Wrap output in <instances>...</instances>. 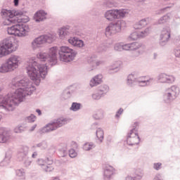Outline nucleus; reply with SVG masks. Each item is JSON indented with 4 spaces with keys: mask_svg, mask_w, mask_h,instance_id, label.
Returning a JSON list of instances; mask_svg holds the SVG:
<instances>
[{
    "mask_svg": "<svg viewBox=\"0 0 180 180\" xmlns=\"http://www.w3.org/2000/svg\"><path fill=\"white\" fill-rule=\"evenodd\" d=\"M1 15L3 19H6L7 22L18 23L7 28L8 34L11 36H18V37H25L30 29L29 25L23 23L29 22V16L25 15V13L20 10H8L2 9Z\"/></svg>",
    "mask_w": 180,
    "mask_h": 180,
    "instance_id": "f257e3e1",
    "label": "nucleus"
},
{
    "mask_svg": "<svg viewBox=\"0 0 180 180\" xmlns=\"http://www.w3.org/2000/svg\"><path fill=\"white\" fill-rule=\"evenodd\" d=\"M13 86L18 89L13 93H8L0 102V107L8 112L13 110V106H18L23 102L27 96L32 95V88L34 89L27 78L16 82Z\"/></svg>",
    "mask_w": 180,
    "mask_h": 180,
    "instance_id": "f03ea898",
    "label": "nucleus"
},
{
    "mask_svg": "<svg viewBox=\"0 0 180 180\" xmlns=\"http://www.w3.org/2000/svg\"><path fill=\"white\" fill-rule=\"evenodd\" d=\"M27 73L32 81H34L35 85L39 86L42 79L46 78L49 72V65H40L36 61L30 62L26 67Z\"/></svg>",
    "mask_w": 180,
    "mask_h": 180,
    "instance_id": "7ed1b4c3",
    "label": "nucleus"
},
{
    "mask_svg": "<svg viewBox=\"0 0 180 180\" xmlns=\"http://www.w3.org/2000/svg\"><path fill=\"white\" fill-rule=\"evenodd\" d=\"M57 51H58L57 46H53L49 49V53L39 52L37 53V57L39 61H47L49 65L53 67L57 64Z\"/></svg>",
    "mask_w": 180,
    "mask_h": 180,
    "instance_id": "20e7f679",
    "label": "nucleus"
},
{
    "mask_svg": "<svg viewBox=\"0 0 180 180\" xmlns=\"http://www.w3.org/2000/svg\"><path fill=\"white\" fill-rule=\"evenodd\" d=\"M68 119L67 118H58L57 120H53L48 123L45 127H44L41 130V134L44 133H50V131H54L60 127H63L64 124H67Z\"/></svg>",
    "mask_w": 180,
    "mask_h": 180,
    "instance_id": "39448f33",
    "label": "nucleus"
},
{
    "mask_svg": "<svg viewBox=\"0 0 180 180\" xmlns=\"http://www.w3.org/2000/svg\"><path fill=\"white\" fill-rule=\"evenodd\" d=\"M59 58L60 61L64 63H70L72 61L77 53V51L68 47V46H61L58 51Z\"/></svg>",
    "mask_w": 180,
    "mask_h": 180,
    "instance_id": "423d86ee",
    "label": "nucleus"
},
{
    "mask_svg": "<svg viewBox=\"0 0 180 180\" xmlns=\"http://www.w3.org/2000/svg\"><path fill=\"white\" fill-rule=\"evenodd\" d=\"M19 67V58L16 56H11L7 61L0 67V72L5 74L9 71H13Z\"/></svg>",
    "mask_w": 180,
    "mask_h": 180,
    "instance_id": "0eeeda50",
    "label": "nucleus"
},
{
    "mask_svg": "<svg viewBox=\"0 0 180 180\" xmlns=\"http://www.w3.org/2000/svg\"><path fill=\"white\" fill-rule=\"evenodd\" d=\"M122 27H126V22L123 20H117L115 22H111L105 28V36L108 37L112 34H116L122 30Z\"/></svg>",
    "mask_w": 180,
    "mask_h": 180,
    "instance_id": "6e6552de",
    "label": "nucleus"
},
{
    "mask_svg": "<svg viewBox=\"0 0 180 180\" xmlns=\"http://www.w3.org/2000/svg\"><path fill=\"white\" fill-rule=\"evenodd\" d=\"M129 12L126 9H111L105 13V18L107 20H115V19H123Z\"/></svg>",
    "mask_w": 180,
    "mask_h": 180,
    "instance_id": "1a4fd4ad",
    "label": "nucleus"
},
{
    "mask_svg": "<svg viewBox=\"0 0 180 180\" xmlns=\"http://www.w3.org/2000/svg\"><path fill=\"white\" fill-rule=\"evenodd\" d=\"M153 79L143 80L141 77H137L135 75L131 74L127 77V85L128 86H134V85H139V86H146L150 85Z\"/></svg>",
    "mask_w": 180,
    "mask_h": 180,
    "instance_id": "9d476101",
    "label": "nucleus"
},
{
    "mask_svg": "<svg viewBox=\"0 0 180 180\" xmlns=\"http://www.w3.org/2000/svg\"><path fill=\"white\" fill-rule=\"evenodd\" d=\"M55 39L54 35L51 34L41 35L32 41V46L33 49H37L39 46L44 44V43H49V44H51L54 41Z\"/></svg>",
    "mask_w": 180,
    "mask_h": 180,
    "instance_id": "9b49d317",
    "label": "nucleus"
},
{
    "mask_svg": "<svg viewBox=\"0 0 180 180\" xmlns=\"http://www.w3.org/2000/svg\"><path fill=\"white\" fill-rule=\"evenodd\" d=\"M179 91V89L176 86H172L171 88L166 89L163 95L165 103H171V102L175 101L176 96H178Z\"/></svg>",
    "mask_w": 180,
    "mask_h": 180,
    "instance_id": "f8f14e48",
    "label": "nucleus"
},
{
    "mask_svg": "<svg viewBox=\"0 0 180 180\" xmlns=\"http://www.w3.org/2000/svg\"><path fill=\"white\" fill-rule=\"evenodd\" d=\"M139 124L138 122L134 123V128L131 129L130 132L127 135V143L128 146H138L140 144L141 139L139 136V133L136 131V127Z\"/></svg>",
    "mask_w": 180,
    "mask_h": 180,
    "instance_id": "ddd939ff",
    "label": "nucleus"
},
{
    "mask_svg": "<svg viewBox=\"0 0 180 180\" xmlns=\"http://www.w3.org/2000/svg\"><path fill=\"white\" fill-rule=\"evenodd\" d=\"M0 47L2 49L6 54H11L13 51L18 50V46H15L12 41V39L6 38L0 43Z\"/></svg>",
    "mask_w": 180,
    "mask_h": 180,
    "instance_id": "4468645a",
    "label": "nucleus"
},
{
    "mask_svg": "<svg viewBox=\"0 0 180 180\" xmlns=\"http://www.w3.org/2000/svg\"><path fill=\"white\" fill-rule=\"evenodd\" d=\"M169 39H171V29L168 27L163 28L160 35V46L162 47L167 46V43L169 41Z\"/></svg>",
    "mask_w": 180,
    "mask_h": 180,
    "instance_id": "2eb2a0df",
    "label": "nucleus"
},
{
    "mask_svg": "<svg viewBox=\"0 0 180 180\" xmlns=\"http://www.w3.org/2000/svg\"><path fill=\"white\" fill-rule=\"evenodd\" d=\"M158 79L162 84H173L175 82V77L172 75H167L165 73H161L158 76Z\"/></svg>",
    "mask_w": 180,
    "mask_h": 180,
    "instance_id": "dca6fc26",
    "label": "nucleus"
},
{
    "mask_svg": "<svg viewBox=\"0 0 180 180\" xmlns=\"http://www.w3.org/2000/svg\"><path fill=\"white\" fill-rule=\"evenodd\" d=\"M144 49V46L143 44L139 43V42H133L130 44H122V51L125 50L126 51L131 50V51H134V50H139V49Z\"/></svg>",
    "mask_w": 180,
    "mask_h": 180,
    "instance_id": "f3484780",
    "label": "nucleus"
},
{
    "mask_svg": "<svg viewBox=\"0 0 180 180\" xmlns=\"http://www.w3.org/2000/svg\"><path fill=\"white\" fill-rule=\"evenodd\" d=\"M113 174H115L114 167L111 165H106L103 171V179L110 180Z\"/></svg>",
    "mask_w": 180,
    "mask_h": 180,
    "instance_id": "a211bd4d",
    "label": "nucleus"
},
{
    "mask_svg": "<svg viewBox=\"0 0 180 180\" xmlns=\"http://www.w3.org/2000/svg\"><path fill=\"white\" fill-rule=\"evenodd\" d=\"M27 154H29V147L22 146L17 154L18 160L22 162L27 160Z\"/></svg>",
    "mask_w": 180,
    "mask_h": 180,
    "instance_id": "6ab92c4d",
    "label": "nucleus"
},
{
    "mask_svg": "<svg viewBox=\"0 0 180 180\" xmlns=\"http://www.w3.org/2000/svg\"><path fill=\"white\" fill-rule=\"evenodd\" d=\"M11 139V131L6 128H0V143H6Z\"/></svg>",
    "mask_w": 180,
    "mask_h": 180,
    "instance_id": "aec40b11",
    "label": "nucleus"
},
{
    "mask_svg": "<svg viewBox=\"0 0 180 180\" xmlns=\"http://www.w3.org/2000/svg\"><path fill=\"white\" fill-rule=\"evenodd\" d=\"M150 33V29L146 28L143 31H141L140 33L133 32L130 34L129 37L131 40H137V39H143V37H146L148 36Z\"/></svg>",
    "mask_w": 180,
    "mask_h": 180,
    "instance_id": "412c9836",
    "label": "nucleus"
},
{
    "mask_svg": "<svg viewBox=\"0 0 180 180\" xmlns=\"http://www.w3.org/2000/svg\"><path fill=\"white\" fill-rule=\"evenodd\" d=\"M47 16V13L44 10H39L37 11L33 17L34 20H35L37 23L39 22H43V20H46Z\"/></svg>",
    "mask_w": 180,
    "mask_h": 180,
    "instance_id": "4be33fe9",
    "label": "nucleus"
},
{
    "mask_svg": "<svg viewBox=\"0 0 180 180\" xmlns=\"http://www.w3.org/2000/svg\"><path fill=\"white\" fill-rule=\"evenodd\" d=\"M68 43H70V44H72V46H74L75 47H79V49L85 46L84 41L82 39H79L77 37H70L68 39Z\"/></svg>",
    "mask_w": 180,
    "mask_h": 180,
    "instance_id": "5701e85b",
    "label": "nucleus"
},
{
    "mask_svg": "<svg viewBox=\"0 0 180 180\" xmlns=\"http://www.w3.org/2000/svg\"><path fill=\"white\" fill-rule=\"evenodd\" d=\"M103 77L102 75H97L94 77H93L89 82V85L91 88H94V86H98V85L102 84V79Z\"/></svg>",
    "mask_w": 180,
    "mask_h": 180,
    "instance_id": "b1692460",
    "label": "nucleus"
},
{
    "mask_svg": "<svg viewBox=\"0 0 180 180\" xmlns=\"http://www.w3.org/2000/svg\"><path fill=\"white\" fill-rule=\"evenodd\" d=\"M72 94H74V91L71 89V87L66 88L62 94V99H63L64 101L70 99V98L72 96Z\"/></svg>",
    "mask_w": 180,
    "mask_h": 180,
    "instance_id": "393cba45",
    "label": "nucleus"
},
{
    "mask_svg": "<svg viewBox=\"0 0 180 180\" xmlns=\"http://www.w3.org/2000/svg\"><path fill=\"white\" fill-rule=\"evenodd\" d=\"M116 2L113 0H104L102 4L103 9H109L110 8H115L117 6Z\"/></svg>",
    "mask_w": 180,
    "mask_h": 180,
    "instance_id": "a878e982",
    "label": "nucleus"
},
{
    "mask_svg": "<svg viewBox=\"0 0 180 180\" xmlns=\"http://www.w3.org/2000/svg\"><path fill=\"white\" fill-rule=\"evenodd\" d=\"M103 117H105V111L102 109L96 110L93 115V118L95 119V120H102Z\"/></svg>",
    "mask_w": 180,
    "mask_h": 180,
    "instance_id": "bb28decb",
    "label": "nucleus"
},
{
    "mask_svg": "<svg viewBox=\"0 0 180 180\" xmlns=\"http://www.w3.org/2000/svg\"><path fill=\"white\" fill-rule=\"evenodd\" d=\"M15 176L17 179L25 180L26 179V173L23 169H18L15 170Z\"/></svg>",
    "mask_w": 180,
    "mask_h": 180,
    "instance_id": "cd10ccee",
    "label": "nucleus"
},
{
    "mask_svg": "<svg viewBox=\"0 0 180 180\" xmlns=\"http://www.w3.org/2000/svg\"><path fill=\"white\" fill-rule=\"evenodd\" d=\"M145 26H147V20L143 18L134 25V29H143V27H145Z\"/></svg>",
    "mask_w": 180,
    "mask_h": 180,
    "instance_id": "c85d7f7f",
    "label": "nucleus"
},
{
    "mask_svg": "<svg viewBox=\"0 0 180 180\" xmlns=\"http://www.w3.org/2000/svg\"><path fill=\"white\" fill-rule=\"evenodd\" d=\"M68 30H70V26L63 27L59 30L58 33L60 39H64V37L68 34Z\"/></svg>",
    "mask_w": 180,
    "mask_h": 180,
    "instance_id": "c756f323",
    "label": "nucleus"
},
{
    "mask_svg": "<svg viewBox=\"0 0 180 180\" xmlns=\"http://www.w3.org/2000/svg\"><path fill=\"white\" fill-rule=\"evenodd\" d=\"M96 136L98 139V140L100 141V143H102L103 141L105 133L103 132V129L102 128H98L96 131Z\"/></svg>",
    "mask_w": 180,
    "mask_h": 180,
    "instance_id": "7c9ffc66",
    "label": "nucleus"
},
{
    "mask_svg": "<svg viewBox=\"0 0 180 180\" xmlns=\"http://www.w3.org/2000/svg\"><path fill=\"white\" fill-rule=\"evenodd\" d=\"M98 92L102 94L104 96L108 92H109V86L106 84L101 85L98 87Z\"/></svg>",
    "mask_w": 180,
    "mask_h": 180,
    "instance_id": "2f4dec72",
    "label": "nucleus"
},
{
    "mask_svg": "<svg viewBox=\"0 0 180 180\" xmlns=\"http://www.w3.org/2000/svg\"><path fill=\"white\" fill-rule=\"evenodd\" d=\"M34 148L37 147L38 148H40L41 150H47V148L49 147V143L46 141L44 140L41 142L37 143L35 146H33Z\"/></svg>",
    "mask_w": 180,
    "mask_h": 180,
    "instance_id": "473e14b6",
    "label": "nucleus"
},
{
    "mask_svg": "<svg viewBox=\"0 0 180 180\" xmlns=\"http://www.w3.org/2000/svg\"><path fill=\"white\" fill-rule=\"evenodd\" d=\"M169 19H171V16L169 14H166L161 17L158 21V25H164V23H167V22H169Z\"/></svg>",
    "mask_w": 180,
    "mask_h": 180,
    "instance_id": "72a5a7b5",
    "label": "nucleus"
},
{
    "mask_svg": "<svg viewBox=\"0 0 180 180\" xmlns=\"http://www.w3.org/2000/svg\"><path fill=\"white\" fill-rule=\"evenodd\" d=\"M70 109L72 110V112H78V110L81 109V103L73 102Z\"/></svg>",
    "mask_w": 180,
    "mask_h": 180,
    "instance_id": "f704fd0d",
    "label": "nucleus"
},
{
    "mask_svg": "<svg viewBox=\"0 0 180 180\" xmlns=\"http://www.w3.org/2000/svg\"><path fill=\"white\" fill-rule=\"evenodd\" d=\"M95 147H96V146H95V143L90 142L89 143H84L83 148L85 151H91V150L95 148Z\"/></svg>",
    "mask_w": 180,
    "mask_h": 180,
    "instance_id": "c9c22d12",
    "label": "nucleus"
},
{
    "mask_svg": "<svg viewBox=\"0 0 180 180\" xmlns=\"http://www.w3.org/2000/svg\"><path fill=\"white\" fill-rule=\"evenodd\" d=\"M39 165L41 166L42 169H44L45 172H51V171L54 169V167L49 165H46L45 164L40 163H39Z\"/></svg>",
    "mask_w": 180,
    "mask_h": 180,
    "instance_id": "e433bc0d",
    "label": "nucleus"
},
{
    "mask_svg": "<svg viewBox=\"0 0 180 180\" xmlns=\"http://www.w3.org/2000/svg\"><path fill=\"white\" fill-rule=\"evenodd\" d=\"M102 96H105L103 95L102 93H100V91L92 94L91 97L92 99H94V101H99V99H101V98H102Z\"/></svg>",
    "mask_w": 180,
    "mask_h": 180,
    "instance_id": "4c0bfd02",
    "label": "nucleus"
},
{
    "mask_svg": "<svg viewBox=\"0 0 180 180\" xmlns=\"http://www.w3.org/2000/svg\"><path fill=\"white\" fill-rule=\"evenodd\" d=\"M114 49L115 51H123V44L117 43L114 46Z\"/></svg>",
    "mask_w": 180,
    "mask_h": 180,
    "instance_id": "58836bf2",
    "label": "nucleus"
},
{
    "mask_svg": "<svg viewBox=\"0 0 180 180\" xmlns=\"http://www.w3.org/2000/svg\"><path fill=\"white\" fill-rule=\"evenodd\" d=\"M123 112H124V110L122 108H120L115 114V118L119 119L121 115H123Z\"/></svg>",
    "mask_w": 180,
    "mask_h": 180,
    "instance_id": "ea45409f",
    "label": "nucleus"
},
{
    "mask_svg": "<svg viewBox=\"0 0 180 180\" xmlns=\"http://www.w3.org/2000/svg\"><path fill=\"white\" fill-rule=\"evenodd\" d=\"M45 162L47 164V165H52L53 162V158H51V156L46 157L45 158Z\"/></svg>",
    "mask_w": 180,
    "mask_h": 180,
    "instance_id": "a19ab883",
    "label": "nucleus"
},
{
    "mask_svg": "<svg viewBox=\"0 0 180 180\" xmlns=\"http://www.w3.org/2000/svg\"><path fill=\"white\" fill-rule=\"evenodd\" d=\"M27 120L28 121V123H33L36 120V117L34 115L32 114L27 117Z\"/></svg>",
    "mask_w": 180,
    "mask_h": 180,
    "instance_id": "79ce46f5",
    "label": "nucleus"
},
{
    "mask_svg": "<svg viewBox=\"0 0 180 180\" xmlns=\"http://www.w3.org/2000/svg\"><path fill=\"white\" fill-rule=\"evenodd\" d=\"M69 156L70 158H75V157H77V152H75V150L70 149L69 150Z\"/></svg>",
    "mask_w": 180,
    "mask_h": 180,
    "instance_id": "37998d69",
    "label": "nucleus"
},
{
    "mask_svg": "<svg viewBox=\"0 0 180 180\" xmlns=\"http://www.w3.org/2000/svg\"><path fill=\"white\" fill-rule=\"evenodd\" d=\"M15 133H23L25 131V128L23 127H17L14 129Z\"/></svg>",
    "mask_w": 180,
    "mask_h": 180,
    "instance_id": "c03bdc74",
    "label": "nucleus"
},
{
    "mask_svg": "<svg viewBox=\"0 0 180 180\" xmlns=\"http://www.w3.org/2000/svg\"><path fill=\"white\" fill-rule=\"evenodd\" d=\"M97 51L98 53H102V51H106V46L101 44L97 48Z\"/></svg>",
    "mask_w": 180,
    "mask_h": 180,
    "instance_id": "a18cd8bd",
    "label": "nucleus"
},
{
    "mask_svg": "<svg viewBox=\"0 0 180 180\" xmlns=\"http://www.w3.org/2000/svg\"><path fill=\"white\" fill-rule=\"evenodd\" d=\"M22 162L25 167H29L32 164V160H30L29 157H27V159L24 160Z\"/></svg>",
    "mask_w": 180,
    "mask_h": 180,
    "instance_id": "49530a36",
    "label": "nucleus"
},
{
    "mask_svg": "<svg viewBox=\"0 0 180 180\" xmlns=\"http://www.w3.org/2000/svg\"><path fill=\"white\" fill-rule=\"evenodd\" d=\"M11 160V155H8L6 154L5 159L2 161V162L4 164V165L6 166L8 164H9V160Z\"/></svg>",
    "mask_w": 180,
    "mask_h": 180,
    "instance_id": "de8ad7c7",
    "label": "nucleus"
},
{
    "mask_svg": "<svg viewBox=\"0 0 180 180\" xmlns=\"http://www.w3.org/2000/svg\"><path fill=\"white\" fill-rule=\"evenodd\" d=\"M162 165V164L161 162L154 163L153 168L154 169H156V171H158L159 169H160Z\"/></svg>",
    "mask_w": 180,
    "mask_h": 180,
    "instance_id": "09e8293b",
    "label": "nucleus"
},
{
    "mask_svg": "<svg viewBox=\"0 0 180 180\" xmlns=\"http://www.w3.org/2000/svg\"><path fill=\"white\" fill-rule=\"evenodd\" d=\"M8 54L6 53V52L3 50L0 46V58H2V57H5V56H8Z\"/></svg>",
    "mask_w": 180,
    "mask_h": 180,
    "instance_id": "8fccbe9b",
    "label": "nucleus"
},
{
    "mask_svg": "<svg viewBox=\"0 0 180 180\" xmlns=\"http://www.w3.org/2000/svg\"><path fill=\"white\" fill-rule=\"evenodd\" d=\"M133 178L135 180H140L143 178V173H140L139 174H136V176Z\"/></svg>",
    "mask_w": 180,
    "mask_h": 180,
    "instance_id": "3c124183",
    "label": "nucleus"
},
{
    "mask_svg": "<svg viewBox=\"0 0 180 180\" xmlns=\"http://www.w3.org/2000/svg\"><path fill=\"white\" fill-rule=\"evenodd\" d=\"M153 180H162V177L161 176V174H158L155 176Z\"/></svg>",
    "mask_w": 180,
    "mask_h": 180,
    "instance_id": "603ef678",
    "label": "nucleus"
},
{
    "mask_svg": "<svg viewBox=\"0 0 180 180\" xmlns=\"http://www.w3.org/2000/svg\"><path fill=\"white\" fill-rule=\"evenodd\" d=\"M110 70L112 71H115V72H117V71H119V70H120V68H119V67L111 68Z\"/></svg>",
    "mask_w": 180,
    "mask_h": 180,
    "instance_id": "864d4df0",
    "label": "nucleus"
},
{
    "mask_svg": "<svg viewBox=\"0 0 180 180\" xmlns=\"http://www.w3.org/2000/svg\"><path fill=\"white\" fill-rule=\"evenodd\" d=\"M14 6H19V0H13Z\"/></svg>",
    "mask_w": 180,
    "mask_h": 180,
    "instance_id": "5fc2aeb1",
    "label": "nucleus"
},
{
    "mask_svg": "<svg viewBox=\"0 0 180 180\" xmlns=\"http://www.w3.org/2000/svg\"><path fill=\"white\" fill-rule=\"evenodd\" d=\"M37 127V124H34L31 129H30V131H34V129H36V127Z\"/></svg>",
    "mask_w": 180,
    "mask_h": 180,
    "instance_id": "6e6d98bb",
    "label": "nucleus"
},
{
    "mask_svg": "<svg viewBox=\"0 0 180 180\" xmlns=\"http://www.w3.org/2000/svg\"><path fill=\"white\" fill-rule=\"evenodd\" d=\"M125 180H135V179L132 176H128L126 177Z\"/></svg>",
    "mask_w": 180,
    "mask_h": 180,
    "instance_id": "4d7b16f0",
    "label": "nucleus"
},
{
    "mask_svg": "<svg viewBox=\"0 0 180 180\" xmlns=\"http://www.w3.org/2000/svg\"><path fill=\"white\" fill-rule=\"evenodd\" d=\"M36 112L38 113L39 116H41V110L40 109H37Z\"/></svg>",
    "mask_w": 180,
    "mask_h": 180,
    "instance_id": "13d9d810",
    "label": "nucleus"
},
{
    "mask_svg": "<svg viewBox=\"0 0 180 180\" xmlns=\"http://www.w3.org/2000/svg\"><path fill=\"white\" fill-rule=\"evenodd\" d=\"M169 8V6H167V7H165V8H161L160 9V12H164V11H165L166 9H168Z\"/></svg>",
    "mask_w": 180,
    "mask_h": 180,
    "instance_id": "bf43d9fd",
    "label": "nucleus"
},
{
    "mask_svg": "<svg viewBox=\"0 0 180 180\" xmlns=\"http://www.w3.org/2000/svg\"><path fill=\"white\" fill-rule=\"evenodd\" d=\"M37 156V153H34L32 155V158H36V157Z\"/></svg>",
    "mask_w": 180,
    "mask_h": 180,
    "instance_id": "052dcab7",
    "label": "nucleus"
},
{
    "mask_svg": "<svg viewBox=\"0 0 180 180\" xmlns=\"http://www.w3.org/2000/svg\"><path fill=\"white\" fill-rule=\"evenodd\" d=\"M134 53H136L137 54L136 55V57H139V55L141 53L140 51H135Z\"/></svg>",
    "mask_w": 180,
    "mask_h": 180,
    "instance_id": "680f3d73",
    "label": "nucleus"
},
{
    "mask_svg": "<svg viewBox=\"0 0 180 180\" xmlns=\"http://www.w3.org/2000/svg\"><path fill=\"white\" fill-rule=\"evenodd\" d=\"M158 56V55L156 53H155L153 54V58H154V60L157 59Z\"/></svg>",
    "mask_w": 180,
    "mask_h": 180,
    "instance_id": "e2e57ef3",
    "label": "nucleus"
},
{
    "mask_svg": "<svg viewBox=\"0 0 180 180\" xmlns=\"http://www.w3.org/2000/svg\"><path fill=\"white\" fill-rule=\"evenodd\" d=\"M88 63H92V57L90 58V59L88 60Z\"/></svg>",
    "mask_w": 180,
    "mask_h": 180,
    "instance_id": "0e129e2a",
    "label": "nucleus"
},
{
    "mask_svg": "<svg viewBox=\"0 0 180 180\" xmlns=\"http://www.w3.org/2000/svg\"><path fill=\"white\" fill-rule=\"evenodd\" d=\"M96 64L98 66V65H99L100 63L99 62H96Z\"/></svg>",
    "mask_w": 180,
    "mask_h": 180,
    "instance_id": "69168bd1",
    "label": "nucleus"
},
{
    "mask_svg": "<svg viewBox=\"0 0 180 180\" xmlns=\"http://www.w3.org/2000/svg\"><path fill=\"white\" fill-rule=\"evenodd\" d=\"M2 119V115H0V120Z\"/></svg>",
    "mask_w": 180,
    "mask_h": 180,
    "instance_id": "338daca9",
    "label": "nucleus"
},
{
    "mask_svg": "<svg viewBox=\"0 0 180 180\" xmlns=\"http://www.w3.org/2000/svg\"><path fill=\"white\" fill-rule=\"evenodd\" d=\"M1 91H2V87L0 86V92H1Z\"/></svg>",
    "mask_w": 180,
    "mask_h": 180,
    "instance_id": "774afa93",
    "label": "nucleus"
}]
</instances>
